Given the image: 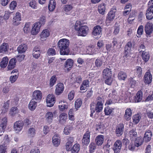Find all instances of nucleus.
I'll return each mask as SVG.
<instances>
[{"label": "nucleus", "instance_id": "f257e3e1", "mask_svg": "<svg viewBox=\"0 0 153 153\" xmlns=\"http://www.w3.org/2000/svg\"><path fill=\"white\" fill-rule=\"evenodd\" d=\"M69 41L66 39H60L58 43L60 53L62 55H68L70 52Z\"/></svg>", "mask_w": 153, "mask_h": 153}, {"label": "nucleus", "instance_id": "f03ea898", "mask_svg": "<svg viewBox=\"0 0 153 153\" xmlns=\"http://www.w3.org/2000/svg\"><path fill=\"white\" fill-rule=\"evenodd\" d=\"M103 101L102 98L99 97L97 98L95 106L94 105V103H91L90 104V107L91 109H93V112L94 111H96L97 113H99L101 112L102 109Z\"/></svg>", "mask_w": 153, "mask_h": 153}, {"label": "nucleus", "instance_id": "7ed1b4c3", "mask_svg": "<svg viewBox=\"0 0 153 153\" xmlns=\"http://www.w3.org/2000/svg\"><path fill=\"white\" fill-rule=\"evenodd\" d=\"M153 0L150 1L148 3L149 8L146 11V18L149 20L152 19L153 18L152 14H153Z\"/></svg>", "mask_w": 153, "mask_h": 153}, {"label": "nucleus", "instance_id": "20e7f679", "mask_svg": "<svg viewBox=\"0 0 153 153\" xmlns=\"http://www.w3.org/2000/svg\"><path fill=\"white\" fill-rule=\"evenodd\" d=\"M90 132L88 129L84 134L82 140V143L83 145H87L89 144L90 142Z\"/></svg>", "mask_w": 153, "mask_h": 153}, {"label": "nucleus", "instance_id": "39448f33", "mask_svg": "<svg viewBox=\"0 0 153 153\" xmlns=\"http://www.w3.org/2000/svg\"><path fill=\"white\" fill-rule=\"evenodd\" d=\"M24 124L22 121H18L15 122L14 124L13 128L14 131L16 133H18L21 131L23 127Z\"/></svg>", "mask_w": 153, "mask_h": 153}, {"label": "nucleus", "instance_id": "423d86ee", "mask_svg": "<svg viewBox=\"0 0 153 153\" xmlns=\"http://www.w3.org/2000/svg\"><path fill=\"white\" fill-rule=\"evenodd\" d=\"M145 30L146 34L149 36L153 31V24L152 22H147L145 27Z\"/></svg>", "mask_w": 153, "mask_h": 153}, {"label": "nucleus", "instance_id": "0eeeda50", "mask_svg": "<svg viewBox=\"0 0 153 153\" xmlns=\"http://www.w3.org/2000/svg\"><path fill=\"white\" fill-rule=\"evenodd\" d=\"M89 28L86 25L82 26L78 31V35L82 36H86L88 32Z\"/></svg>", "mask_w": 153, "mask_h": 153}, {"label": "nucleus", "instance_id": "6e6552de", "mask_svg": "<svg viewBox=\"0 0 153 153\" xmlns=\"http://www.w3.org/2000/svg\"><path fill=\"white\" fill-rule=\"evenodd\" d=\"M42 97V94L41 92L39 90L35 91L33 93L32 100H36L39 102L41 100Z\"/></svg>", "mask_w": 153, "mask_h": 153}, {"label": "nucleus", "instance_id": "1a4fd4ad", "mask_svg": "<svg viewBox=\"0 0 153 153\" xmlns=\"http://www.w3.org/2000/svg\"><path fill=\"white\" fill-rule=\"evenodd\" d=\"M55 87V93L56 95H59L63 92L64 88L63 83L60 82L58 83Z\"/></svg>", "mask_w": 153, "mask_h": 153}, {"label": "nucleus", "instance_id": "9d476101", "mask_svg": "<svg viewBox=\"0 0 153 153\" xmlns=\"http://www.w3.org/2000/svg\"><path fill=\"white\" fill-rule=\"evenodd\" d=\"M55 101V98L53 95L49 94L47 96L46 100L47 106L52 107L54 105Z\"/></svg>", "mask_w": 153, "mask_h": 153}, {"label": "nucleus", "instance_id": "9b49d317", "mask_svg": "<svg viewBox=\"0 0 153 153\" xmlns=\"http://www.w3.org/2000/svg\"><path fill=\"white\" fill-rule=\"evenodd\" d=\"M41 24L40 22H37L33 25L32 30L31 33L33 35H36L38 33L40 30Z\"/></svg>", "mask_w": 153, "mask_h": 153}, {"label": "nucleus", "instance_id": "f8f14e48", "mask_svg": "<svg viewBox=\"0 0 153 153\" xmlns=\"http://www.w3.org/2000/svg\"><path fill=\"white\" fill-rule=\"evenodd\" d=\"M122 146L120 140H117L115 143L113 147V150L115 153H119L120 151Z\"/></svg>", "mask_w": 153, "mask_h": 153}, {"label": "nucleus", "instance_id": "ddd939ff", "mask_svg": "<svg viewBox=\"0 0 153 153\" xmlns=\"http://www.w3.org/2000/svg\"><path fill=\"white\" fill-rule=\"evenodd\" d=\"M21 18L20 13L18 12H17L16 15L13 18V24L14 25H18L20 23L19 22L21 20Z\"/></svg>", "mask_w": 153, "mask_h": 153}, {"label": "nucleus", "instance_id": "4468645a", "mask_svg": "<svg viewBox=\"0 0 153 153\" xmlns=\"http://www.w3.org/2000/svg\"><path fill=\"white\" fill-rule=\"evenodd\" d=\"M124 128V126L122 124H120L117 126L115 133L117 136H120L123 134Z\"/></svg>", "mask_w": 153, "mask_h": 153}, {"label": "nucleus", "instance_id": "2eb2a0df", "mask_svg": "<svg viewBox=\"0 0 153 153\" xmlns=\"http://www.w3.org/2000/svg\"><path fill=\"white\" fill-rule=\"evenodd\" d=\"M101 28L99 25L94 27L93 29L92 34L94 36H100L101 33Z\"/></svg>", "mask_w": 153, "mask_h": 153}, {"label": "nucleus", "instance_id": "dca6fc26", "mask_svg": "<svg viewBox=\"0 0 153 153\" xmlns=\"http://www.w3.org/2000/svg\"><path fill=\"white\" fill-rule=\"evenodd\" d=\"M152 75L149 72H146L144 76V82L146 84H149L152 82Z\"/></svg>", "mask_w": 153, "mask_h": 153}, {"label": "nucleus", "instance_id": "f3484780", "mask_svg": "<svg viewBox=\"0 0 153 153\" xmlns=\"http://www.w3.org/2000/svg\"><path fill=\"white\" fill-rule=\"evenodd\" d=\"M132 46V44L131 42H128L125 47L124 54L125 56L123 57H125L130 53V51Z\"/></svg>", "mask_w": 153, "mask_h": 153}, {"label": "nucleus", "instance_id": "a211bd4d", "mask_svg": "<svg viewBox=\"0 0 153 153\" xmlns=\"http://www.w3.org/2000/svg\"><path fill=\"white\" fill-rule=\"evenodd\" d=\"M152 136V131L150 130H148L144 134L143 138V141L146 142H149L151 140Z\"/></svg>", "mask_w": 153, "mask_h": 153}, {"label": "nucleus", "instance_id": "6ab92c4d", "mask_svg": "<svg viewBox=\"0 0 153 153\" xmlns=\"http://www.w3.org/2000/svg\"><path fill=\"white\" fill-rule=\"evenodd\" d=\"M41 52L40 48L38 47H35L33 48V57L36 59L39 58Z\"/></svg>", "mask_w": 153, "mask_h": 153}, {"label": "nucleus", "instance_id": "aec40b11", "mask_svg": "<svg viewBox=\"0 0 153 153\" xmlns=\"http://www.w3.org/2000/svg\"><path fill=\"white\" fill-rule=\"evenodd\" d=\"M102 75L104 78L111 77L112 72L111 69L107 68L105 69L103 71Z\"/></svg>", "mask_w": 153, "mask_h": 153}, {"label": "nucleus", "instance_id": "412c9836", "mask_svg": "<svg viewBox=\"0 0 153 153\" xmlns=\"http://www.w3.org/2000/svg\"><path fill=\"white\" fill-rule=\"evenodd\" d=\"M27 48V46L26 44H22L18 46L17 51L19 53L23 54L25 52Z\"/></svg>", "mask_w": 153, "mask_h": 153}, {"label": "nucleus", "instance_id": "4be33fe9", "mask_svg": "<svg viewBox=\"0 0 153 153\" xmlns=\"http://www.w3.org/2000/svg\"><path fill=\"white\" fill-rule=\"evenodd\" d=\"M52 142L54 145L56 146H58L60 144V140L58 134H55L53 137Z\"/></svg>", "mask_w": 153, "mask_h": 153}, {"label": "nucleus", "instance_id": "5701e85b", "mask_svg": "<svg viewBox=\"0 0 153 153\" xmlns=\"http://www.w3.org/2000/svg\"><path fill=\"white\" fill-rule=\"evenodd\" d=\"M132 113L130 108H127L125 111L124 116L125 119L127 120H129L131 118Z\"/></svg>", "mask_w": 153, "mask_h": 153}, {"label": "nucleus", "instance_id": "b1692460", "mask_svg": "<svg viewBox=\"0 0 153 153\" xmlns=\"http://www.w3.org/2000/svg\"><path fill=\"white\" fill-rule=\"evenodd\" d=\"M104 140V136L102 135H98L95 139V142L98 146L102 145L103 143Z\"/></svg>", "mask_w": 153, "mask_h": 153}, {"label": "nucleus", "instance_id": "393cba45", "mask_svg": "<svg viewBox=\"0 0 153 153\" xmlns=\"http://www.w3.org/2000/svg\"><path fill=\"white\" fill-rule=\"evenodd\" d=\"M45 117L47 122L50 123L53 120V114L52 112H48L46 113Z\"/></svg>", "mask_w": 153, "mask_h": 153}, {"label": "nucleus", "instance_id": "a878e982", "mask_svg": "<svg viewBox=\"0 0 153 153\" xmlns=\"http://www.w3.org/2000/svg\"><path fill=\"white\" fill-rule=\"evenodd\" d=\"M16 63V59L14 58L11 59L10 60L8 65V69L11 70L14 68L15 66Z\"/></svg>", "mask_w": 153, "mask_h": 153}, {"label": "nucleus", "instance_id": "bb28decb", "mask_svg": "<svg viewBox=\"0 0 153 153\" xmlns=\"http://www.w3.org/2000/svg\"><path fill=\"white\" fill-rule=\"evenodd\" d=\"M143 98V93L141 91H139L137 93L135 97V102H138L141 101Z\"/></svg>", "mask_w": 153, "mask_h": 153}, {"label": "nucleus", "instance_id": "cd10ccee", "mask_svg": "<svg viewBox=\"0 0 153 153\" xmlns=\"http://www.w3.org/2000/svg\"><path fill=\"white\" fill-rule=\"evenodd\" d=\"M50 34L49 30L48 29L44 30L40 34V37L41 39H45L49 36Z\"/></svg>", "mask_w": 153, "mask_h": 153}, {"label": "nucleus", "instance_id": "c85d7f7f", "mask_svg": "<svg viewBox=\"0 0 153 153\" xmlns=\"http://www.w3.org/2000/svg\"><path fill=\"white\" fill-rule=\"evenodd\" d=\"M73 64V60L71 59H68L65 65V68L67 70H70L72 67Z\"/></svg>", "mask_w": 153, "mask_h": 153}, {"label": "nucleus", "instance_id": "c756f323", "mask_svg": "<svg viewBox=\"0 0 153 153\" xmlns=\"http://www.w3.org/2000/svg\"><path fill=\"white\" fill-rule=\"evenodd\" d=\"M73 142L74 140L73 137H70L68 139V141L65 146L66 149L67 151H68L70 150Z\"/></svg>", "mask_w": 153, "mask_h": 153}, {"label": "nucleus", "instance_id": "7c9ffc66", "mask_svg": "<svg viewBox=\"0 0 153 153\" xmlns=\"http://www.w3.org/2000/svg\"><path fill=\"white\" fill-rule=\"evenodd\" d=\"M9 49L8 45L6 43H3L0 47V53H4Z\"/></svg>", "mask_w": 153, "mask_h": 153}, {"label": "nucleus", "instance_id": "2f4dec72", "mask_svg": "<svg viewBox=\"0 0 153 153\" xmlns=\"http://www.w3.org/2000/svg\"><path fill=\"white\" fill-rule=\"evenodd\" d=\"M89 82L88 80L86 79L84 80L80 87V90L82 91L85 90L89 86Z\"/></svg>", "mask_w": 153, "mask_h": 153}, {"label": "nucleus", "instance_id": "473e14b6", "mask_svg": "<svg viewBox=\"0 0 153 153\" xmlns=\"http://www.w3.org/2000/svg\"><path fill=\"white\" fill-rule=\"evenodd\" d=\"M33 100L32 99L30 101L28 105L29 109L31 111H33L35 110L37 106V102Z\"/></svg>", "mask_w": 153, "mask_h": 153}, {"label": "nucleus", "instance_id": "72a5a7b5", "mask_svg": "<svg viewBox=\"0 0 153 153\" xmlns=\"http://www.w3.org/2000/svg\"><path fill=\"white\" fill-rule=\"evenodd\" d=\"M128 135L132 139H134L137 136V133L135 128L131 129L129 132Z\"/></svg>", "mask_w": 153, "mask_h": 153}, {"label": "nucleus", "instance_id": "f704fd0d", "mask_svg": "<svg viewBox=\"0 0 153 153\" xmlns=\"http://www.w3.org/2000/svg\"><path fill=\"white\" fill-rule=\"evenodd\" d=\"M67 114L65 113L61 114L59 116V122L61 123H64L66 122L67 119Z\"/></svg>", "mask_w": 153, "mask_h": 153}, {"label": "nucleus", "instance_id": "c9c22d12", "mask_svg": "<svg viewBox=\"0 0 153 153\" xmlns=\"http://www.w3.org/2000/svg\"><path fill=\"white\" fill-rule=\"evenodd\" d=\"M56 3L54 0H51L48 5V8L49 11H53L55 8Z\"/></svg>", "mask_w": 153, "mask_h": 153}, {"label": "nucleus", "instance_id": "e433bc0d", "mask_svg": "<svg viewBox=\"0 0 153 153\" xmlns=\"http://www.w3.org/2000/svg\"><path fill=\"white\" fill-rule=\"evenodd\" d=\"M106 49L108 51H111L112 53L116 52V49L113 46L112 44H107L105 45Z\"/></svg>", "mask_w": 153, "mask_h": 153}, {"label": "nucleus", "instance_id": "4c0bfd02", "mask_svg": "<svg viewBox=\"0 0 153 153\" xmlns=\"http://www.w3.org/2000/svg\"><path fill=\"white\" fill-rule=\"evenodd\" d=\"M127 75L126 73L123 71H121L118 74L117 77L120 80H124L127 78Z\"/></svg>", "mask_w": 153, "mask_h": 153}, {"label": "nucleus", "instance_id": "58836bf2", "mask_svg": "<svg viewBox=\"0 0 153 153\" xmlns=\"http://www.w3.org/2000/svg\"><path fill=\"white\" fill-rule=\"evenodd\" d=\"M59 109L62 111H64L67 109L68 108V105L67 104H65L64 102L61 101L59 103Z\"/></svg>", "mask_w": 153, "mask_h": 153}, {"label": "nucleus", "instance_id": "ea45409f", "mask_svg": "<svg viewBox=\"0 0 153 153\" xmlns=\"http://www.w3.org/2000/svg\"><path fill=\"white\" fill-rule=\"evenodd\" d=\"M79 150V145L78 144H75L71 149V153H78Z\"/></svg>", "mask_w": 153, "mask_h": 153}, {"label": "nucleus", "instance_id": "a19ab883", "mask_svg": "<svg viewBox=\"0 0 153 153\" xmlns=\"http://www.w3.org/2000/svg\"><path fill=\"white\" fill-rule=\"evenodd\" d=\"M8 59L7 57H4L1 62L0 66L2 68H4L7 65L8 63Z\"/></svg>", "mask_w": 153, "mask_h": 153}, {"label": "nucleus", "instance_id": "79ce46f5", "mask_svg": "<svg viewBox=\"0 0 153 153\" xmlns=\"http://www.w3.org/2000/svg\"><path fill=\"white\" fill-rule=\"evenodd\" d=\"M135 73L139 78L141 77L142 75V69L140 66H137L135 69Z\"/></svg>", "mask_w": 153, "mask_h": 153}, {"label": "nucleus", "instance_id": "37998d69", "mask_svg": "<svg viewBox=\"0 0 153 153\" xmlns=\"http://www.w3.org/2000/svg\"><path fill=\"white\" fill-rule=\"evenodd\" d=\"M141 118V116L138 114L134 115L133 116L132 119L133 123L135 124H137Z\"/></svg>", "mask_w": 153, "mask_h": 153}, {"label": "nucleus", "instance_id": "c03bdc74", "mask_svg": "<svg viewBox=\"0 0 153 153\" xmlns=\"http://www.w3.org/2000/svg\"><path fill=\"white\" fill-rule=\"evenodd\" d=\"M98 10L99 13L103 15L105 13V5L104 3L100 4L98 7Z\"/></svg>", "mask_w": 153, "mask_h": 153}, {"label": "nucleus", "instance_id": "a18cd8bd", "mask_svg": "<svg viewBox=\"0 0 153 153\" xmlns=\"http://www.w3.org/2000/svg\"><path fill=\"white\" fill-rule=\"evenodd\" d=\"M9 100H8L4 102V105L2 108V112L3 113H5L8 111L9 105Z\"/></svg>", "mask_w": 153, "mask_h": 153}, {"label": "nucleus", "instance_id": "49530a36", "mask_svg": "<svg viewBox=\"0 0 153 153\" xmlns=\"http://www.w3.org/2000/svg\"><path fill=\"white\" fill-rule=\"evenodd\" d=\"M142 56L143 59L145 62H147L149 59L150 56L148 52H145L143 51L142 54Z\"/></svg>", "mask_w": 153, "mask_h": 153}, {"label": "nucleus", "instance_id": "de8ad7c7", "mask_svg": "<svg viewBox=\"0 0 153 153\" xmlns=\"http://www.w3.org/2000/svg\"><path fill=\"white\" fill-rule=\"evenodd\" d=\"M27 134L29 137H34L36 134V130L34 128H30L29 129Z\"/></svg>", "mask_w": 153, "mask_h": 153}, {"label": "nucleus", "instance_id": "09e8293b", "mask_svg": "<svg viewBox=\"0 0 153 153\" xmlns=\"http://www.w3.org/2000/svg\"><path fill=\"white\" fill-rule=\"evenodd\" d=\"M143 32V25H141L139 26L138 28L137 31V36L138 37H140V36L142 35Z\"/></svg>", "mask_w": 153, "mask_h": 153}, {"label": "nucleus", "instance_id": "8fccbe9b", "mask_svg": "<svg viewBox=\"0 0 153 153\" xmlns=\"http://www.w3.org/2000/svg\"><path fill=\"white\" fill-rule=\"evenodd\" d=\"M115 16V12L113 11H110L108 14L107 20H112L114 19Z\"/></svg>", "mask_w": 153, "mask_h": 153}, {"label": "nucleus", "instance_id": "3c124183", "mask_svg": "<svg viewBox=\"0 0 153 153\" xmlns=\"http://www.w3.org/2000/svg\"><path fill=\"white\" fill-rule=\"evenodd\" d=\"M56 80L57 78L56 76H53L50 79L49 85L51 87L53 86L55 84Z\"/></svg>", "mask_w": 153, "mask_h": 153}, {"label": "nucleus", "instance_id": "603ef678", "mask_svg": "<svg viewBox=\"0 0 153 153\" xmlns=\"http://www.w3.org/2000/svg\"><path fill=\"white\" fill-rule=\"evenodd\" d=\"M82 104V101L81 99H78L76 100L75 103V106L76 110L80 107Z\"/></svg>", "mask_w": 153, "mask_h": 153}, {"label": "nucleus", "instance_id": "864d4df0", "mask_svg": "<svg viewBox=\"0 0 153 153\" xmlns=\"http://www.w3.org/2000/svg\"><path fill=\"white\" fill-rule=\"evenodd\" d=\"M30 22L27 23L25 25L23 28V30L25 33H27L29 32L30 28Z\"/></svg>", "mask_w": 153, "mask_h": 153}, {"label": "nucleus", "instance_id": "5fc2aeb1", "mask_svg": "<svg viewBox=\"0 0 153 153\" xmlns=\"http://www.w3.org/2000/svg\"><path fill=\"white\" fill-rule=\"evenodd\" d=\"M73 128L71 126H66L64 129V132L66 135L69 134L71 130H72Z\"/></svg>", "mask_w": 153, "mask_h": 153}, {"label": "nucleus", "instance_id": "6e6d98bb", "mask_svg": "<svg viewBox=\"0 0 153 153\" xmlns=\"http://www.w3.org/2000/svg\"><path fill=\"white\" fill-rule=\"evenodd\" d=\"M18 108L16 107H13L11 108L10 111V114L12 116H13L15 114L18 113Z\"/></svg>", "mask_w": 153, "mask_h": 153}, {"label": "nucleus", "instance_id": "4d7b16f0", "mask_svg": "<svg viewBox=\"0 0 153 153\" xmlns=\"http://www.w3.org/2000/svg\"><path fill=\"white\" fill-rule=\"evenodd\" d=\"M95 63L97 68H99L102 65L103 61L101 59H97L95 60Z\"/></svg>", "mask_w": 153, "mask_h": 153}, {"label": "nucleus", "instance_id": "13d9d810", "mask_svg": "<svg viewBox=\"0 0 153 153\" xmlns=\"http://www.w3.org/2000/svg\"><path fill=\"white\" fill-rule=\"evenodd\" d=\"M18 77V75L17 74H15L11 75L10 77V80L11 83L14 82L16 81Z\"/></svg>", "mask_w": 153, "mask_h": 153}, {"label": "nucleus", "instance_id": "bf43d9fd", "mask_svg": "<svg viewBox=\"0 0 153 153\" xmlns=\"http://www.w3.org/2000/svg\"><path fill=\"white\" fill-rule=\"evenodd\" d=\"M112 111V109L109 107H105L104 109V112L105 115H108L110 114Z\"/></svg>", "mask_w": 153, "mask_h": 153}, {"label": "nucleus", "instance_id": "052dcab7", "mask_svg": "<svg viewBox=\"0 0 153 153\" xmlns=\"http://www.w3.org/2000/svg\"><path fill=\"white\" fill-rule=\"evenodd\" d=\"M73 8V7L71 4L66 5L65 6L64 10L66 12L70 11Z\"/></svg>", "mask_w": 153, "mask_h": 153}, {"label": "nucleus", "instance_id": "680f3d73", "mask_svg": "<svg viewBox=\"0 0 153 153\" xmlns=\"http://www.w3.org/2000/svg\"><path fill=\"white\" fill-rule=\"evenodd\" d=\"M89 151L91 153H92L94 152L96 149V146L94 143H91L89 146Z\"/></svg>", "mask_w": 153, "mask_h": 153}, {"label": "nucleus", "instance_id": "e2e57ef3", "mask_svg": "<svg viewBox=\"0 0 153 153\" xmlns=\"http://www.w3.org/2000/svg\"><path fill=\"white\" fill-rule=\"evenodd\" d=\"M112 93V100H113L115 102H117V100L118 99V96L117 95V94L115 91H113Z\"/></svg>", "mask_w": 153, "mask_h": 153}, {"label": "nucleus", "instance_id": "0e129e2a", "mask_svg": "<svg viewBox=\"0 0 153 153\" xmlns=\"http://www.w3.org/2000/svg\"><path fill=\"white\" fill-rule=\"evenodd\" d=\"M136 146L134 143V142H131L128 146V149L130 150L134 151L135 149Z\"/></svg>", "mask_w": 153, "mask_h": 153}, {"label": "nucleus", "instance_id": "69168bd1", "mask_svg": "<svg viewBox=\"0 0 153 153\" xmlns=\"http://www.w3.org/2000/svg\"><path fill=\"white\" fill-rule=\"evenodd\" d=\"M75 94L74 91L72 90L68 94V98L70 100H71L73 99Z\"/></svg>", "mask_w": 153, "mask_h": 153}, {"label": "nucleus", "instance_id": "338daca9", "mask_svg": "<svg viewBox=\"0 0 153 153\" xmlns=\"http://www.w3.org/2000/svg\"><path fill=\"white\" fill-rule=\"evenodd\" d=\"M29 6L32 8L36 9L37 8L36 2L35 0L31 1L29 3Z\"/></svg>", "mask_w": 153, "mask_h": 153}, {"label": "nucleus", "instance_id": "774afa93", "mask_svg": "<svg viewBox=\"0 0 153 153\" xmlns=\"http://www.w3.org/2000/svg\"><path fill=\"white\" fill-rule=\"evenodd\" d=\"M5 144L0 146V153H5L7 149V146Z\"/></svg>", "mask_w": 153, "mask_h": 153}]
</instances>
